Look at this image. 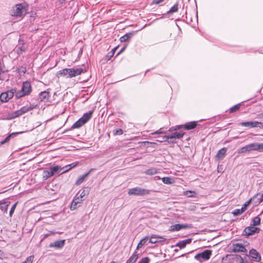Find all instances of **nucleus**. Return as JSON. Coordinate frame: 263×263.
<instances>
[{"mask_svg": "<svg viewBox=\"0 0 263 263\" xmlns=\"http://www.w3.org/2000/svg\"><path fill=\"white\" fill-rule=\"evenodd\" d=\"M83 72V69L81 68L76 69L74 68H64L59 70L57 74L58 77H66L71 78L80 75Z\"/></svg>", "mask_w": 263, "mask_h": 263, "instance_id": "nucleus-1", "label": "nucleus"}, {"mask_svg": "<svg viewBox=\"0 0 263 263\" xmlns=\"http://www.w3.org/2000/svg\"><path fill=\"white\" fill-rule=\"evenodd\" d=\"M36 107V105L30 104L29 106H24L21 107L20 109L14 111L11 114H9L7 118L8 119L11 120L20 117L23 114L30 111Z\"/></svg>", "mask_w": 263, "mask_h": 263, "instance_id": "nucleus-2", "label": "nucleus"}, {"mask_svg": "<svg viewBox=\"0 0 263 263\" xmlns=\"http://www.w3.org/2000/svg\"><path fill=\"white\" fill-rule=\"evenodd\" d=\"M150 193V190L141 189L139 187L130 189L128 191V194L129 195L144 196L149 195Z\"/></svg>", "mask_w": 263, "mask_h": 263, "instance_id": "nucleus-3", "label": "nucleus"}, {"mask_svg": "<svg viewBox=\"0 0 263 263\" xmlns=\"http://www.w3.org/2000/svg\"><path fill=\"white\" fill-rule=\"evenodd\" d=\"M31 84L29 82H25L23 83L21 92H17L15 96L17 98L29 95L31 91Z\"/></svg>", "mask_w": 263, "mask_h": 263, "instance_id": "nucleus-4", "label": "nucleus"}, {"mask_svg": "<svg viewBox=\"0 0 263 263\" xmlns=\"http://www.w3.org/2000/svg\"><path fill=\"white\" fill-rule=\"evenodd\" d=\"M212 255V251L209 250H206L203 252L197 254L194 258L196 260L199 261L200 262H202L203 261L208 260L210 259Z\"/></svg>", "mask_w": 263, "mask_h": 263, "instance_id": "nucleus-5", "label": "nucleus"}, {"mask_svg": "<svg viewBox=\"0 0 263 263\" xmlns=\"http://www.w3.org/2000/svg\"><path fill=\"white\" fill-rule=\"evenodd\" d=\"M24 7L22 4H16L12 7L10 11V14L12 16H21L23 13Z\"/></svg>", "mask_w": 263, "mask_h": 263, "instance_id": "nucleus-6", "label": "nucleus"}, {"mask_svg": "<svg viewBox=\"0 0 263 263\" xmlns=\"http://www.w3.org/2000/svg\"><path fill=\"white\" fill-rule=\"evenodd\" d=\"M15 92V90L12 89L5 92H3L0 95V100L3 102H7L11 99Z\"/></svg>", "mask_w": 263, "mask_h": 263, "instance_id": "nucleus-7", "label": "nucleus"}, {"mask_svg": "<svg viewBox=\"0 0 263 263\" xmlns=\"http://www.w3.org/2000/svg\"><path fill=\"white\" fill-rule=\"evenodd\" d=\"M240 125L243 127H249L251 128L259 127L260 128H263V122L258 121L243 122L240 123Z\"/></svg>", "mask_w": 263, "mask_h": 263, "instance_id": "nucleus-8", "label": "nucleus"}, {"mask_svg": "<svg viewBox=\"0 0 263 263\" xmlns=\"http://www.w3.org/2000/svg\"><path fill=\"white\" fill-rule=\"evenodd\" d=\"M192 227L191 224H175L170 227L169 230L170 231H178L182 229L191 228Z\"/></svg>", "mask_w": 263, "mask_h": 263, "instance_id": "nucleus-9", "label": "nucleus"}, {"mask_svg": "<svg viewBox=\"0 0 263 263\" xmlns=\"http://www.w3.org/2000/svg\"><path fill=\"white\" fill-rule=\"evenodd\" d=\"M84 200V199H81L80 198L78 197V194H77L72 201L70 205V210H74L77 209L79 206H80V204Z\"/></svg>", "mask_w": 263, "mask_h": 263, "instance_id": "nucleus-10", "label": "nucleus"}, {"mask_svg": "<svg viewBox=\"0 0 263 263\" xmlns=\"http://www.w3.org/2000/svg\"><path fill=\"white\" fill-rule=\"evenodd\" d=\"M232 251L233 252L246 253L247 252V250L246 249V248L242 244L239 243H236L233 244Z\"/></svg>", "mask_w": 263, "mask_h": 263, "instance_id": "nucleus-11", "label": "nucleus"}, {"mask_svg": "<svg viewBox=\"0 0 263 263\" xmlns=\"http://www.w3.org/2000/svg\"><path fill=\"white\" fill-rule=\"evenodd\" d=\"M184 135L183 133L181 132H175L170 136H165L163 137V140L164 141H168L169 139H180Z\"/></svg>", "mask_w": 263, "mask_h": 263, "instance_id": "nucleus-12", "label": "nucleus"}, {"mask_svg": "<svg viewBox=\"0 0 263 263\" xmlns=\"http://www.w3.org/2000/svg\"><path fill=\"white\" fill-rule=\"evenodd\" d=\"M249 255L255 261L259 262L261 260L260 255L255 249H252L250 250Z\"/></svg>", "mask_w": 263, "mask_h": 263, "instance_id": "nucleus-13", "label": "nucleus"}, {"mask_svg": "<svg viewBox=\"0 0 263 263\" xmlns=\"http://www.w3.org/2000/svg\"><path fill=\"white\" fill-rule=\"evenodd\" d=\"M259 232V229L254 227H247L245 230L244 232L245 235L247 236H250L253 235L255 233H258Z\"/></svg>", "mask_w": 263, "mask_h": 263, "instance_id": "nucleus-14", "label": "nucleus"}, {"mask_svg": "<svg viewBox=\"0 0 263 263\" xmlns=\"http://www.w3.org/2000/svg\"><path fill=\"white\" fill-rule=\"evenodd\" d=\"M165 240H166V238H164L163 236L153 235L150 237L149 242L154 244L156 242L164 241Z\"/></svg>", "mask_w": 263, "mask_h": 263, "instance_id": "nucleus-15", "label": "nucleus"}, {"mask_svg": "<svg viewBox=\"0 0 263 263\" xmlns=\"http://www.w3.org/2000/svg\"><path fill=\"white\" fill-rule=\"evenodd\" d=\"M50 96L49 92L44 91L40 93L39 96V99L41 101L47 102L49 98H50Z\"/></svg>", "mask_w": 263, "mask_h": 263, "instance_id": "nucleus-16", "label": "nucleus"}, {"mask_svg": "<svg viewBox=\"0 0 263 263\" xmlns=\"http://www.w3.org/2000/svg\"><path fill=\"white\" fill-rule=\"evenodd\" d=\"M93 111L90 110L88 112L85 113L80 119L83 122V123L87 122L91 118Z\"/></svg>", "mask_w": 263, "mask_h": 263, "instance_id": "nucleus-17", "label": "nucleus"}, {"mask_svg": "<svg viewBox=\"0 0 263 263\" xmlns=\"http://www.w3.org/2000/svg\"><path fill=\"white\" fill-rule=\"evenodd\" d=\"M227 149L226 147H223L220 150L218 151L217 152L216 158L218 160H222L225 156L226 152H227Z\"/></svg>", "mask_w": 263, "mask_h": 263, "instance_id": "nucleus-18", "label": "nucleus"}, {"mask_svg": "<svg viewBox=\"0 0 263 263\" xmlns=\"http://www.w3.org/2000/svg\"><path fill=\"white\" fill-rule=\"evenodd\" d=\"M192 238H188L178 242L176 246L180 249H182L184 248L186 245L190 244L192 242Z\"/></svg>", "mask_w": 263, "mask_h": 263, "instance_id": "nucleus-19", "label": "nucleus"}, {"mask_svg": "<svg viewBox=\"0 0 263 263\" xmlns=\"http://www.w3.org/2000/svg\"><path fill=\"white\" fill-rule=\"evenodd\" d=\"M90 191V189L88 187H85L82 190H80L78 193V197L81 199H84L83 198L88 195Z\"/></svg>", "mask_w": 263, "mask_h": 263, "instance_id": "nucleus-20", "label": "nucleus"}, {"mask_svg": "<svg viewBox=\"0 0 263 263\" xmlns=\"http://www.w3.org/2000/svg\"><path fill=\"white\" fill-rule=\"evenodd\" d=\"M93 170L91 169L88 172L85 173L83 175L79 177L76 182V185H80L83 182L86 177L88 176L89 174L92 172Z\"/></svg>", "mask_w": 263, "mask_h": 263, "instance_id": "nucleus-21", "label": "nucleus"}, {"mask_svg": "<svg viewBox=\"0 0 263 263\" xmlns=\"http://www.w3.org/2000/svg\"><path fill=\"white\" fill-rule=\"evenodd\" d=\"M65 244V240H58L55 241L54 243H51L49 245V247L52 248L55 247L57 248H62Z\"/></svg>", "mask_w": 263, "mask_h": 263, "instance_id": "nucleus-22", "label": "nucleus"}, {"mask_svg": "<svg viewBox=\"0 0 263 263\" xmlns=\"http://www.w3.org/2000/svg\"><path fill=\"white\" fill-rule=\"evenodd\" d=\"M197 125V123L196 121H192L186 123L184 125V128L186 130H190L195 128Z\"/></svg>", "mask_w": 263, "mask_h": 263, "instance_id": "nucleus-23", "label": "nucleus"}, {"mask_svg": "<svg viewBox=\"0 0 263 263\" xmlns=\"http://www.w3.org/2000/svg\"><path fill=\"white\" fill-rule=\"evenodd\" d=\"M10 202H3L0 203V210L4 213L7 212L8 208L9 206Z\"/></svg>", "mask_w": 263, "mask_h": 263, "instance_id": "nucleus-24", "label": "nucleus"}, {"mask_svg": "<svg viewBox=\"0 0 263 263\" xmlns=\"http://www.w3.org/2000/svg\"><path fill=\"white\" fill-rule=\"evenodd\" d=\"M139 257V254L135 251L127 260L126 263H135Z\"/></svg>", "mask_w": 263, "mask_h": 263, "instance_id": "nucleus-25", "label": "nucleus"}, {"mask_svg": "<svg viewBox=\"0 0 263 263\" xmlns=\"http://www.w3.org/2000/svg\"><path fill=\"white\" fill-rule=\"evenodd\" d=\"M62 170V167L58 165L51 167L49 168V171H50L52 176L54 175L55 174L60 173Z\"/></svg>", "mask_w": 263, "mask_h": 263, "instance_id": "nucleus-26", "label": "nucleus"}, {"mask_svg": "<svg viewBox=\"0 0 263 263\" xmlns=\"http://www.w3.org/2000/svg\"><path fill=\"white\" fill-rule=\"evenodd\" d=\"M133 32H129L121 36L120 40L121 42H125L128 41L133 35Z\"/></svg>", "mask_w": 263, "mask_h": 263, "instance_id": "nucleus-27", "label": "nucleus"}, {"mask_svg": "<svg viewBox=\"0 0 263 263\" xmlns=\"http://www.w3.org/2000/svg\"><path fill=\"white\" fill-rule=\"evenodd\" d=\"M22 132H20V133H13L11 134H10L9 135H8L4 140L2 141L1 142H0V144L1 145H3L5 143H6V142H7L9 140H10V139L11 138H13L14 137V136H15L16 135H18V134H20V133H22Z\"/></svg>", "mask_w": 263, "mask_h": 263, "instance_id": "nucleus-28", "label": "nucleus"}, {"mask_svg": "<svg viewBox=\"0 0 263 263\" xmlns=\"http://www.w3.org/2000/svg\"><path fill=\"white\" fill-rule=\"evenodd\" d=\"M53 176L51 174L50 171L49 170H45L43 172V178L44 180H47L49 178Z\"/></svg>", "mask_w": 263, "mask_h": 263, "instance_id": "nucleus-29", "label": "nucleus"}, {"mask_svg": "<svg viewBox=\"0 0 263 263\" xmlns=\"http://www.w3.org/2000/svg\"><path fill=\"white\" fill-rule=\"evenodd\" d=\"M147 240H148L147 237H145L143 238V239H142L140 241V242L138 243L137 248H136V250H138L140 248H142L146 243Z\"/></svg>", "mask_w": 263, "mask_h": 263, "instance_id": "nucleus-30", "label": "nucleus"}, {"mask_svg": "<svg viewBox=\"0 0 263 263\" xmlns=\"http://www.w3.org/2000/svg\"><path fill=\"white\" fill-rule=\"evenodd\" d=\"M158 173V171L155 168H151L146 170L144 173L148 175H153Z\"/></svg>", "mask_w": 263, "mask_h": 263, "instance_id": "nucleus-31", "label": "nucleus"}, {"mask_svg": "<svg viewBox=\"0 0 263 263\" xmlns=\"http://www.w3.org/2000/svg\"><path fill=\"white\" fill-rule=\"evenodd\" d=\"M85 123H83V122L79 119L76 123H74L72 127L73 128H78L83 126Z\"/></svg>", "mask_w": 263, "mask_h": 263, "instance_id": "nucleus-32", "label": "nucleus"}, {"mask_svg": "<svg viewBox=\"0 0 263 263\" xmlns=\"http://www.w3.org/2000/svg\"><path fill=\"white\" fill-rule=\"evenodd\" d=\"M78 164V162H73L68 165H66L65 166V167L67 168V167H68V168H67L66 170H65V171H63L61 174H63V173H64L67 171H68L69 170H70V169H71L72 168H73L74 167H76Z\"/></svg>", "mask_w": 263, "mask_h": 263, "instance_id": "nucleus-33", "label": "nucleus"}, {"mask_svg": "<svg viewBox=\"0 0 263 263\" xmlns=\"http://www.w3.org/2000/svg\"><path fill=\"white\" fill-rule=\"evenodd\" d=\"M248 152H250L248 144L245 146L241 147L240 149H239L238 150V153L239 154H242V153H246Z\"/></svg>", "mask_w": 263, "mask_h": 263, "instance_id": "nucleus-34", "label": "nucleus"}, {"mask_svg": "<svg viewBox=\"0 0 263 263\" xmlns=\"http://www.w3.org/2000/svg\"><path fill=\"white\" fill-rule=\"evenodd\" d=\"M250 152L256 151H257V143H253L248 144Z\"/></svg>", "mask_w": 263, "mask_h": 263, "instance_id": "nucleus-35", "label": "nucleus"}, {"mask_svg": "<svg viewBox=\"0 0 263 263\" xmlns=\"http://www.w3.org/2000/svg\"><path fill=\"white\" fill-rule=\"evenodd\" d=\"M162 182L167 184H171L173 183V182L172 181V178L168 177H163L162 178Z\"/></svg>", "mask_w": 263, "mask_h": 263, "instance_id": "nucleus-36", "label": "nucleus"}, {"mask_svg": "<svg viewBox=\"0 0 263 263\" xmlns=\"http://www.w3.org/2000/svg\"><path fill=\"white\" fill-rule=\"evenodd\" d=\"M241 104L240 103L237 104L230 108V112L232 113L236 111H237L240 108Z\"/></svg>", "mask_w": 263, "mask_h": 263, "instance_id": "nucleus-37", "label": "nucleus"}, {"mask_svg": "<svg viewBox=\"0 0 263 263\" xmlns=\"http://www.w3.org/2000/svg\"><path fill=\"white\" fill-rule=\"evenodd\" d=\"M252 225L254 226L259 225L260 223V218L258 216L254 217L252 220Z\"/></svg>", "mask_w": 263, "mask_h": 263, "instance_id": "nucleus-38", "label": "nucleus"}, {"mask_svg": "<svg viewBox=\"0 0 263 263\" xmlns=\"http://www.w3.org/2000/svg\"><path fill=\"white\" fill-rule=\"evenodd\" d=\"M245 212V211L242 209H235L233 212H232V214L234 215V216H238V215H239L240 214H241L242 213H243Z\"/></svg>", "mask_w": 263, "mask_h": 263, "instance_id": "nucleus-39", "label": "nucleus"}, {"mask_svg": "<svg viewBox=\"0 0 263 263\" xmlns=\"http://www.w3.org/2000/svg\"><path fill=\"white\" fill-rule=\"evenodd\" d=\"M236 258L240 259V263H253L250 260L244 259L241 256L236 255Z\"/></svg>", "mask_w": 263, "mask_h": 263, "instance_id": "nucleus-40", "label": "nucleus"}, {"mask_svg": "<svg viewBox=\"0 0 263 263\" xmlns=\"http://www.w3.org/2000/svg\"><path fill=\"white\" fill-rule=\"evenodd\" d=\"M178 4H176L173 7H171L170 10L168 11V13H172L174 12H176L178 11Z\"/></svg>", "mask_w": 263, "mask_h": 263, "instance_id": "nucleus-41", "label": "nucleus"}, {"mask_svg": "<svg viewBox=\"0 0 263 263\" xmlns=\"http://www.w3.org/2000/svg\"><path fill=\"white\" fill-rule=\"evenodd\" d=\"M252 200V198H250L249 200L246 201L244 203V204L242 205L241 209H242L245 211L247 209V208L248 207V206H249L250 205V204L251 203Z\"/></svg>", "mask_w": 263, "mask_h": 263, "instance_id": "nucleus-42", "label": "nucleus"}, {"mask_svg": "<svg viewBox=\"0 0 263 263\" xmlns=\"http://www.w3.org/2000/svg\"><path fill=\"white\" fill-rule=\"evenodd\" d=\"M150 259L148 257H145L141 258L138 263H149Z\"/></svg>", "mask_w": 263, "mask_h": 263, "instance_id": "nucleus-43", "label": "nucleus"}, {"mask_svg": "<svg viewBox=\"0 0 263 263\" xmlns=\"http://www.w3.org/2000/svg\"><path fill=\"white\" fill-rule=\"evenodd\" d=\"M34 256L32 255L28 256L22 263H32Z\"/></svg>", "mask_w": 263, "mask_h": 263, "instance_id": "nucleus-44", "label": "nucleus"}, {"mask_svg": "<svg viewBox=\"0 0 263 263\" xmlns=\"http://www.w3.org/2000/svg\"><path fill=\"white\" fill-rule=\"evenodd\" d=\"M17 202H15L11 207V209H10V211L9 212V215H10V216L11 217L12 214H13L15 209H16V205H17Z\"/></svg>", "mask_w": 263, "mask_h": 263, "instance_id": "nucleus-45", "label": "nucleus"}, {"mask_svg": "<svg viewBox=\"0 0 263 263\" xmlns=\"http://www.w3.org/2000/svg\"><path fill=\"white\" fill-rule=\"evenodd\" d=\"M193 193H195V192H192L191 191H187L184 192L183 194L184 195H186L188 197H194Z\"/></svg>", "mask_w": 263, "mask_h": 263, "instance_id": "nucleus-46", "label": "nucleus"}, {"mask_svg": "<svg viewBox=\"0 0 263 263\" xmlns=\"http://www.w3.org/2000/svg\"><path fill=\"white\" fill-rule=\"evenodd\" d=\"M123 133L122 129H118L114 131V134L116 135H121Z\"/></svg>", "mask_w": 263, "mask_h": 263, "instance_id": "nucleus-47", "label": "nucleus"}, {"mask_svg": "<svg viewBox=\"0 0 263 263\" xmlns=\"http://www.w3.org/2000/svg\"><path fill=\"white\" fill-rule=\"evenodd\" d=\"M257 151H263V143H257Z\"/></svg>", "mask_w": 263, "mask_h": 263, "instance_id": "nucleus-48", "label": "nucleus"}, {"mask_svg": "<svg viewBox=\"0 0 263 263\" xmlns=\"http://www.w3.org/2000/svg\"><path fill=\"white\" fill-rule=\"evenodd\" d=\"M164 133H165V132H164V131H162V130H161V129H159V130H158L156 131V132H154V133H152V134H153V135H154V134H164Z\"/></svg>", "mask_w": 263, "mask_h": 263, "instance_id": "nucleus-49", "label": "nucleus"}, {"mask_svg": "<svg viewBox=\"0 0 263 263\" xmlns=\"http://www.w3.org/2000/svg\"><path fill=\"white\" fill-rule=\"evenodd\" d=\"M55 233L53 231H50L49 233L44 234V238H47V237L49 236L50 235L52 234H54Z\"/></svg>", "mask_w": 263, "mask_h": 263, "instance_id": "nucleus-50", "label": "nucleus"}, {"mask_svg": "<svg viewBox=\"0 0 263 263\" xmlns=\"http://www.w3.org/2000/svg\"><path fill=\"white\" fill-rule=\"evenodd\" d=\"M164 0H153V3L154 4H159L163 2Z\"/></svg>", "mask_w": 263, "mask_h": 263, "instance_id": "nucleus-51", "label": "nucleus"}, {"mask_svg": "<svg viewBox=\"0 0 263 263\" xmlns=\"http://www.w3.org/2000/svg\"><path fill=\"white\" fill-rule=\"evenodd\" d=\"M257 118L258 119H263V112H262L260 114H258L257 115Z\"/></svg>", "mask_w": 263, "mask_h": 263, "instance_id": "nucleus-52", "label": "nucleus"}, {"mask_svg": "<svg viewBox=\"0 0 263 263\" xmlns=\"http://www.w3.org/2000/svg\"><path fill=\"white\" fill-rule=\"evenodd\" d=\"M263 201V194L261 195V197L258 199V203H260Z\"/></svg>", "mask_w": 263, "mask_h": 263, "instance_id": "nucleus-53", "label": "nucleus"}, {"mask_svg": "<svg viewBox=\"0 0 263 263\" xmlns=\"http://www.w3.org/2000/svg\"><path fill=\"white\" fill-rule=\"evenodd\" d=\"M168 142H172V143H175L176 141H175V139H169Z\"/></svg>", "mask_w": 263, "mask_h": 263, "instance_id": "nucleus-54", "label": "nucleus"}, {"mask_svg": "<svg viewBox=\"0 0 263 263\" xmlns=\"http://www.w3.org/2000/svg\"><path fill=\"white\" fill-rule=\"evenodd\" d=\"M19 49L21 50V53L23 52V51H25V49H23L22 47H20Z\"/></svg>", "mask_w": 263, "mask_h": 263, "instance_id": "nucleus-55", "label": "nucleus"}, {"mask_svg": "<svg viewBox=\"0 0 263 263\" xmlns=\"http://www.w3.org/2000/svg\"><path fill=\"white\" fill-rule=\"evenodd\" d=\"M116 48H114V49L112 50V51L113 52H112V54L114 53V52H115V51H116Z\"/></svg>", "mask_w": 263, "mask_h": 263, "instance_id": "nucleus-56", "label": "nucleus"}, {"mask_svg": "<svg viewBox=\"0 0 263 263\" xmlns=\"http://www.w3.org/2000/svg\"><path fill=\"white\" fill-rule=\"evenodd\" d=\"M110 263H116V262L115 261H111V262H110Z\"/></svg>", "mask_w": 263, "mask_h": 263, "instance_id": "nucleus-57", "label": "nucleus"}, {"mask_svg": "<svg viewBox=\"0 0 263 263\" xmlns=\"http://www.w3.org/2000/svg\"><path fill=\"white\" fill-rule=\"evenodd\" d=\"M258 194H256V195L254 196L253 198H255Z\"/></svg>", "mask_w": 263, "mask_h": 263, "instance_id": "nucleus-58", "label": "nucleus"}, {"mask_svg": "<svg viewBox=\"0 0 263 263\" xmlns=\"http://www.w3.org/2000/svg\"><path fill=\"white\" fill-rule=\"evenodd\" d=\"M145 142V143H149V142H148V141H145V142Z\"/></svg>", "mask_w": 263, "mask_h": 263, "instance_id": "nucleus-59", "label": "nucleus"}]
</instances>
